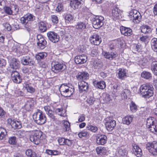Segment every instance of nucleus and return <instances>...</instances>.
<instances>
[{
  "label": "nucleus",
  "instance_id": "obj_1",
  "mask_svg": "<svg viewBox=\"0 0 157 157\" xmlns=\"http://www.w3.org/2000/svg\"><path fill=\"white\" fill-rule=\"evenodd\" d=\"M154 89L152 86L149 83L142 85L140 89L141 94L145 98L152 96L154 94Z\"/></svg>",
  "mask_w": 157,
  "mask_h": 157
},
{
  "label": "nucleus",
  "instance_id": "obj_2",
  "mask_svg": "<svg viewBox=\"0 0 157 157\" xmlns=\"http://www.w3.org/2000/svg\"><path fill=\"white\" fill-rule=\"evenodd\" d=\"M59 90L61 95L65 97H70L75 91L74 88L70 87L65 84H62L60 86Z\"/></svg>",
  "mask_w": 157,
  "mask_h": 157
},
{
  "label": "nucleus",
  "instance_id": "obj_3",
  "mask_svg": "<svg viewBox=\"0 0 157 157\" xmlns=\"http://www.w3.org/2000/svg\"><path fill=\"white\" fill-rule=\"evenodd\" d=\"M30 132L31 133L30 135V141L36 144H38L40 140L42 139V132L39 130L30 131Z\"/></svg>",
  "mask_w": 157,
  "mask_h": 157
},
{
  "label": "nucleus",
  "instance_id": "obj_4",
  "mask_svg": "<svg viewBox=\"0 0 157 157\" xmlns=\"http://www.w3.org/2000/svg\"><path fill=\"white\" fill-rule=\"evenodd\" d=\"M33 117L35 122L38 124H43L46 121V118L45 115L40 110L37 112L33 114Z\"/></svg>",
  "mask_w": 157,
  "mask_h": 157
},
{
  "label": "nucleus",
  "instance_id": "obj_5",
  "mask_svg": "<svg viewBox=\"0 0 157 157\" xmlns=\"http://www.w3.org/2000/svg\"><path fill=\"white\" fill-rule=\"evenodd\" d=\"M155 119L153 117H148L146 121V127L153 133L157 134V126L155 124Z\"/></svg>",
  "mask_w": 157,
  "mask_h": 157
},
{
  "label": "nucleus",
  "instance_id": "obj_6",
  "mask_svg": "<svg viewBox=\"0 0 157 157\" xmlns=\"http://www.w3.org/2000/svg\"><path fill=\"white\" fill-rule=\"evenodd\" d=\"M52 70L56 73L63 71L66 68L65 64L62 62H53L52 64Z\"/></svg>",
  "mask_w": 157,
  "mask_h": 157
},
{
  "label": "nucleus",
  "instance_id": "obj_7",
  "mask_svg": "<svg viewBox=\"0 0 157 157\" xmlns=\"http://www.w3.org/2000/svg\"><path fill=\"white\" fill-rule=\"evenodd\" d=\"M131 20H132L135 23H138L141 18L140 13L137 10H132L129 13V15Z\"/></svg>",
  "mask_w": 157,
  "mask_h": 157
},
{
  "label": "nucleus",
  "instance_id": "obj_8",
  "mask_svg": "<svg viewBox=\"0 0 157 157\" xmlns=\"http://www.w3.org/2000/svg\"><path fill=\"white\" fill-rule=\"evenodd\" d=\"M146 148L153 155H157V142L155 141L149 142L146 144Z\"/></svg>",
  "mask_w": 157,
  "mask_h": 157
},
{
  "label": "nucleus",
  "instance_id": "obj_9",
  "mask_svg": "<svg viewBox=\"0 0 157 157\" xmlns=\"http://www.w3.org/2000/svg\"><path fill=\"white\" fill-rule=\"evenodd\" d=\"M104 20V17L101 16H96L93 19L92 21L94 28L97 29L101 27L103 24Z\"/></svg>",
  "mask_w": 157,
  "mask_h": 157
},
{
  "label": "nucleus",
  "instance_id": "obj_10",
  "mask_svg": "<svg viewBox=\"0 0 157 157\" xmlns=\"http://www.w3.org/2000/svg\"><path fill=\"white\" fill-rule=\"evenodd\" d=\"M37 45L41 49H44L46 46L47 42L46 40L41 35H38L37 36Z\"/></svg>",
  "mask_w": 157,
  "mask_h": 157
},
{
  "label": "nucleus",
  "instance_id": "obj_11",
  "mask_svg": "<svg viewBox=\"0 0 157 157\" xmlns=\"http://www.w3.org/2000/svg\"><path fill=\"white\" fill-rule=\"evenodd\" d=\"M12 50L13 52L16 53L17 55L18 56L25 53L23 50V46L22 45H13L12 48Z\"/></svg>",
  "mask_w": 157,
  "mask_h": 157
},
{
  "label": "nucleus",
  "instance_id": "obj_12",
  "mask_svg": "<svg viewBox=\"0 0 157 157\" xmlns=\"http://www.w3.org/2000/svg\"><path fill=\"white\" fill-rule=\"evenodd\" d=\"M90 41L91 44L94 45H98L101 42V39L97 34H94L90 38Z\"/></svg>",
  "mask_w": 157,
  "mask_h": 157
},
{
  "label": "nucleus",
  "instance_id": "obj_13",
  "mask_svg": "<svg viewBox=\"0 0 157 157\" xmlns=\"http://www.w3.org/2000/svg\"><path fill=\"white\" fill-rule=\"evenodd\" d=\"M49 39L53 43L58 42L59 40V36L54 32H49L47 33Z\"/></svg>",
  "mask_w": 157,
  "mask_h": 157
},
{
  "label": "nucleus",
  "instance_id": "obj_14",
  "mask_svg": "<svg viewBox=\"0 0 157 157\" xmlns=\"http://www.w3.org/2000/svg\"><path fill=\"white\" fill-rule=\"evenodd\" d=\"M7 122L14 129H19L21 127V123L20 121L12 120L11 118H9L7 120Z\"/></svg>",
  "mask_w": 157,
  "mask_h": 157
},
{
  "label": "nucleus",
  "instance_id": "obj_15",
  "mask_svg": "<svg viewBox=\"0 0 157 157\" xmlns=\"http://www.w3.org/2000/svg\"><path fill=\"white\" fill-rule=\"evenodd\" d=\"M11 78L15 83H19L21 82L22 79L19 73L17 71H13L11 74Z\"/></svg>",
  "mask_w": 157,
  "mask_h": 157
},
{
  "label": "nucleus",
  "instance_id": "obj_16",
  "mask_svg": "<svg viewBox=\"0 0 157 157\" xmlns=\"http://www.w3.org/2000/svg\"><path fill=\"white\" fill-rule=\"evenodd\" d=\"M105 126L107 130L109 131H112L116 125V121L110 118L105 123Z\"/></svg>",
  "mask_w": 157,
  "mask_h": 157
},
{
  "label": "nucleus",
  "instance_id": "obj_17",
  "mask_svg": "<svg viewBox=\"0 0 157 157\" xmlns=\"http://www.w3.org/2000/svg\"><path fill=\"white\" fill-rule=\"evenodd\" d=\"M112 15L113 19L115 20L116 19H120L121 17V11L117 7L114 8L113 9L112 12Z\"/></svg>",
  "mask_w": 157,
  "mask_h": 157
},
{
  "label": "nucleus",
  "instance_id": "obj_18",
  "mask_svg": "<svg viewBox=\"0 0 157 157\" xmlns=\"http://www.w3.org/2000/svg\"><path fill=\"white\" fill-rule=\"evenodd\" d=\"M87 60L86 56L82 55L76 56L75 58V61L77 64H82L86 63Z\"/></svg>",
  "mask_w": 157,
  "mask_h": 157
},
{
  "label": "nucleus",
  "instance_id": "obj_19",
  "mask_svg": "<svg viewBox=\"0 0 157 157\" xmlns=\"http://www.w3.org/2000/svg\"><path fill=\"white\" fill-rule=\"evenodd\" d=\"M107 140V137L105 135H101L97 137L96 142L99 145H104L106 143Z\"/></svg>",
  "mask_w": 157,
  "mask_h": 157
},
{
  "label": "nucleus",
  "instance_id": "obj_20",
  "mask_svg": "<svg viewBox=\"0 0 157 157\" xmlns=\"http://www.w3.org/2000/svg\"><path fill=\"white\" fill-rule=\"evenodd\" d=\"M102 54L105 58L110 60L115 59L117 56L116 52H104Z\"/></svg>",
  "mask_w": 157,
  "mask_h": 157
},
{
  "label": "nucleus",
  "instance_id": "obj_21",
  "mask_svg": "<svg viewBox=\"0 0 157 157\" xmlns=\"http://www.w3.org/2000/svg\"><path fill=\"white\" fill-rule=\"evenodd\" d=\"M21 63L25 65H33L34 62L29 56L23 57L21 59Z\"/></svg>",
  "mask_w": 157,
  "mask_h": 157
},
{
  "label": "nucleus",
  "instance_id": "obj_22",
  "mask_svg": "<svg viewBox=\"0 0 157 157\" xmlns=\"http://www.w3.org/2000/svg\"><path fill=\"white\" fill-rule=\"evenodd\" d=\"M132 151L135 155L137 157H140L142 155L141 149L137 145L134 144L132 145Z\"/></svg>",
  "mask_w": 157,
  "mask_h": 157
},
{
  "label": "nucleus",
  "instance_id": "obj_23",
  "mask_svg": "<svg viewBox=\"0 0 157 157\" xmlns=\"http://www.w3.org/2000/svg\"><path fill=\"white\" fill-rule=\"evenodd\" d=\"M117 75L118 77L121 79H124L127 76L128 71L124 68H119L118 70Z\"/></svg>",
  "mask_w": 157,
  "mask_h": 157
},
{
  "label": "nucleus",
  "instance_id": "obj_24",
  "mask_svg": "<svg viewBox=\"0 0 157 157\" xmlns=\"http://www.w3.org/2000/svg\"><path fill=\"white\" fill-rule=\"evenodd\" d=\"M78 86L79 91L80 92H82L83 91H86L89 87V85L87 83L82 81L78 82Z\"/></svg>",
  "mask_w": 157,
  "mask_h": 157
},
{
  "label": "nucleus",
  "instance_id": "obj_25",
  "mask_svg": "<svg viewBox=\"0 0 157 157\" xmlns=\"http://www.w3.org/2000/svg\"><path fill=\"white\" fill-rule=\"evenodd\" d=\"M35 19V17L32 14H29L21 18L22 22L23 24H27L29 21H33Z\"/></svg>",
  "mask_w": 157,
  "mask_h": 157
},
{
  "label": "nucleus",
  "instance_id": "obj_26",
  "mask_svg": "<svg viewBox=\"0 0 157 157\" xmlns=\"http://www.w3.org/2000/svg\"><path fill=\"white\" fill-rule=\"evenodd\" d=\"M89 75L86 72H79L76 76V78L79 80H83L89 78Z\"/></svg>",
  "mask_w": 157,
  "mask_h": 157
},
{
  "label": "nucleus",
  "instance_id": "obj_27",
  "mask_svg": "<svg viewBox=\"0 0 157 157\" xmlns=\"http://www.w3.org/2000/svg\"><path fill=\"white\" fill-rule=\"evenodd\" d=\"M120 31L122 34L125 36H130L132 35V31L129 28L122 26L120 29Z\"/></svg>",
  "mask_w": 157,
  "mask_h": 157
},
{
  "label": "nucleus",
  "instance_id": "obj_28",
  "mask_svg": "<svg viewBox=\"0 0 157 157\" xmlns=\"http://www.w3.org/2000/svg\"><path fill=\"white\" fill-rule=\"evenodd\" d=\"M93 84L95 87L101 89H104L106 86L105 82L103 81L98 82L95 80L93 82Z\"/></svg>",
  "mask_w": 157,
  "mask_h": 157
},
{
  "label": "nucleus",
  "instance_id": "obj_29",
  "mask_svg": "<svg viewBox=\"0 0 157 157\" xmlns=\"http://www.w3.org/2000/svg\"><path fill=\"white\" fill-rule=\"evenodd\" d=\"M10 67L13 69L18 68L20 66V63L19 60L15 58H13L11 60L10 63Z\"/></svg>",
  "mask_w": 157,
  "mask_h": 157
},
{
  "label": "nucleus",
  "instance_id": "obj_30",
  "mask_svg": "<svg viewBox=\"0 0 157 157\" xmlns=\"http://www.w3.org/2000/svg\"><path fill=\"white\" fill-rule=\"evenodd\" d=\"M82 1V0H72L71 2V6L74 10L77 9L80 7Z\"/></svg>",
  "mask_w": 157,
  "mask_h": 157
},
{
  "label": "nucleus",
  "instance_id": "obj_31",
  "mask_svg": "<svg viewBox=\"0 0 157 157\" xmlns=\"http://www.w3.org/2000/svg\"><path fill=\"white\" fill-rule=\"evenodd\" d=\"M33 101L31 99H29L25 103L24 107L25 109L29 111L33 108Z\"/></svg>",
  "mask_w": 157,
  "mask_h": 157
},
{
  "label": "nucleus",
  "instance_id": "obj_32",
  "mask_svg": "<svg viewBox=\"0 0 157 157\" xmlns=\"http://www.w3.org/2000/svg\"><path fill=\"white\" fill-rule=\"evenodd\" d=\"M133 118V115L127 116L123 118V122L124 124L129 125L132 122Z\"/></svg>",
  "mask_w": 157,
  "mask_h": 157
},
{
  "label": "nucleus",
  "instance_id": "obj_33",
  "mask_svg": "<svg viewBox=\"0 0 157 157\" xmlns=\"http://www.w3.org/2000/svg\"><path fill=\"white\" fill-rule=\"evenodd\" d=\"M141 32L145 34L150 33L151 32L150 27L147 25L143 26L141 27Z\"/></svg>",
  "mask_w": 157,
  "mask_h": 157
},
{
  "label": "nucleus",
  "instance_id": "obj_34",
  "mask_svg": "<svg viewBox=\"0 0 157 157\" xmlns=\"http://www.w3.org/2000/svg\"><path fill=\"white\" fill-rule=\"evenodd\" d=\"M38 26L39 29L42 32H44L47 30L46 24L43 21L40 22L38 24Z\"/></svg>",
  "mask_w": 157,
  "mask_h": 157
},
{
  "label": "nucleus",
  "instance_id": "obj_35",
  "mask_svg": "<svg viewBox=\"0 0 157 157\" xmlns=\"http://www.w3.org/2000/svg\"><path fill=\"white\" fill-rule=\"evenodd\" d=\"M151 70L155 75H157V61H153L151 64Z\"/></svg>",
  "mask_w": 157,
  "mask_h": 157
},
{
  "label": "nucleus",
  "instance_id": "obj_36",
  "mask_svg": "<svg viewBox=\"0 0 157 157\" xmlns=\"http://www.w3.org/2000/svg\"><path fill=\"white\" fill-rule=\"evenodd\" d=\"M141 76L144 78L148 79L151 78V74L150 72L144 71L141 74Z\"/></svg>",
  "mask_w": 157,
  "mask_h": 157
},
{
  "label": "nucleus",
  "instance_id": "obj_37",
  "mask_svg": "<svg viewBox=\"0 0 157 157\" xmlns=\"http://www.w3.org/2000/svg\"><path fill=\"white\" fill-rule=\"evenodd\" d=\"M130 94V90L128 89H124L122 92L121 95L124 99H127Z\"/></svg>",
  "mask_w": 157,
  "mask_h": 157
},
{
  "label": "nucleus",
  "instance_id": "obj_38",
  "mask_svg": "<svg viewBox=\"0 0 157 157\" xmlns=\"http://www.w3.org/2000/svg\"><path fill=\"white\" fill-rule=\"evenodd\" d=\"M151 43L152 48L155 51L157 49V38H154L152 39Z\"/></svg>",
  "mask_w": 157,
  "mask_h": 157
},
{
  "label": "nucleus",
  "instance_id": "obj_39",
  "mask_svg": "<svg viewBox=\"0 0 157 157\" xmlns=\"http://www.w3.org/2000/svg\"><path fill=\"white\" fill-rule=\"evenodd\" d=\"M7 135V132L6 129L2 127H0V140L4 139Z\"/></svg>",
  "mask_w": 157,
  "mask_h": 157
},
{
  "label": "nucleus",
  "instance_id": "obj_40",
  "mask_svg": "<svg viewBox=\"0 0 157 157\" xmlns=\"http://www.w3.org/2000/svg\"><path fill=\"white\" fill-rule=\"evenodd\" d=\"M86 27V24L82 22H78L76 25V29L78 30H83L85 29Z\"/></svg>",
  "mask_w": 157,
  "mask_h": 157
},
{
  "label": "nucleus",
  "instance_id": "obj_41",
  "mask_svg": "<svg viewBox=\"0 0 157 157\" xmlns=\"http://www.w3.org/2000/svg\"><path fill=\"white\" fill-rule=\"evenodd\" d=\"M97 153L98 154L101 153L102 154H104L106 153V150L104 147H98L96 149Z\"/></svg>",
  "mask_w": 157,
  "mask_h": 157
},
{
  "label": "nucleus",
  "instance_id": "obj_42",
  "mask_svg": "<svg viewBox=\"0 0 157 157\" xmlns=\"http://www.w3.org/2000/svg\"><path fill=\"white\" fill-rule=\"evenodd\" d=\"M47 55V54L45 52H40L36 55V58L38 60L43 59L45 58Z\"/></svg>",
  "mask_w": 157,
  "mask_h": 157
},
{
  "label": "nucleus",
  "instance_id": "obj_43",
  "mask_svg": "<svg viewBox=\"0 0 157 157\" xmlns=\"http://www.w3.org/2000/svg\"><path fill=\"white\" fill-rule=\"evenodd\" d=\"M26 154L30 157H36V153L31 149H28L25 151Z\"/></svg>",
  "mask_w": 157,
  "mask_h": 157
},
{
  "label": "nucleus",
  "instance_id": "obj_44",
  "mask_svg": "<svg viewBox=\"0 0 157 157\" xmlns=\"http://www.w3.org/2000/svg\"><path fill=\"white\" fill-rule=\"evenodd\" d=\"M25 88L27 92L30 93H33L35 91V89L29 84H25Z\"/></svg>",
  "mask_w": 157,
  "mask_h": 157
},
{
  "label": "nucleus",
  "instance_id": "obj_45",
  "mask_svg": "<svg viewBox=\"0 0 157 157\" xmlns=\"http://www.w3.org/2000/svg\"><path fill=\"white\" fill-rule=\"evenodd\" d=\"M86 128L88 130L94 132H95L98 129L97 127L95 126H93L90 124H88Z\"/></svg>",
  "mask_w": 157,
  "mask_h": 157
},
{
  "label": "nucleus",
  "instance_id": "obj_46",
  "mask_svg": "<svg viewBox=\"0 0 157 157\" xmlns=\"http://www.w3.org/2000/svg\"><path fill=\"white\" fill-rule=\"evenodd\" d=\"M65 19L67 22H70L73 19V17L69 13H66L64 14Z\"/></svg>",
  "mask_w": 157,
  "mask_h": 157
},
{
  "label": "nucleus",
  "instance_id": "obj_47",
  "mask_svg": "<svg viewBox=\"0 0 157 157\" xmlns=\"http://www.w3.org/2000/svg\"><path fill=\"white\" fill-rule=\"evenodd\" d=\"M130 109L132 112H135L137 109V106L135 103L132 101L129 105Z\"/></svg>",
  "mask_w": 157,
  "mask_h": 157
},
{
  "label": "nucleus",
  "instance_id": "obj_48",
  "mask_svg": "<svg viewBox=\"0 0 157 157\" xmlns=\"http://www.w3.org/2000/svg\"><path fill=\"white\" fill-rule=\"evenodd\" d=\"M63 111V110L62 108H57L55 110V112L56 114L61 116L64 117L66 115V114L64 113H62Z\"/></svg>",
  "mask_w": 157,
  "mask_h": 157
},
{
  "label": "nucleus",
  "instance_id": "obj_49",
  "mask_svg": "<svg viewBox=\"0 0 157 157\" xmlns=\"http://www.w3.org/2000/svg\"><path fill=\"white\" fill-rule=\"evenodd\" d=\"M118 153L120 155L124 156L127 155V151L124 148H120L118 149Z\"/></svg>",
  "mask_w": 157,
  "mask_h": 157
},
{
  "label": "nucleus",
  "instance_id": "obj_50",
  "mask_svg": "<svg viewBox=\"0 0 157 157\" xmlns=\"http://www.w3.org/2000/svg\"><path fill=\"white\" fill-rule=\"evenodd\" d=\"M4 10L6 14L11 15L12 14L13 11L11 8L9 6H5L4 7Z\"/></svg>",
  "mask_w": 157,
  "mask_h": 157
},
{
  "label": "nucleus",
  "instance_id": "obj_51",
  "mask_svg": "<svg viewBox=\"0 0 157 157\" xmlns=\"http://www.w3.org/2000/svg\"><path fill=\"white\" fill-rule=\"evenodd\" d=\"M124 41L122 38L118 39L116 40V44L118 46H120V47H123V45L124 44Z\"/></svg>",
  "mask_w": 157,
  "mask_h": 157
},
{
  "label": "nucleus",
  "instance_id": "obj_52",
  "mask_svg": "<svg viewBox=\"0 0 157 157\" xmlns=\"http://www.w3.org/2000/svg\"><path fill=\"white\" fill-rule=\"evenodd\" d=\"M9 143L11 144H15L16 143V138L15 136L11 137L9 139Z\"/></svg>",
  "mask_w": 157,
  "mask_h": 157
},
{
  "label": "nucleus",
  "instance_id": "obj_53",
  "mask_svg": "<svg viewBox=\"0 0 157 157\" xmlns=\"http://www.w3.org/2000/svg\"><path fill=\"white\" fill-rule=\"evenodd\" d=\"M142 49L141 44H135L133 46V49L135 51L140 52Z\"/></svg>",
  "mask_w": 157,
  "mask_h": 157
},
{
  "label": "nucleus",
  "instance_id": "obj_54",
  "mask_svg": "<svg viewBox=\"0 0 157 157\" xmlns=\"http://www.w3.org/2000/svg\"><path fill=\"white\" fill-rule=\"evenodd\" d=\"M95 100V99L94 97H91L87 99L86 102L89 105H91L94 104Z\"/></svg>",
  "mask_w": 157,
  "mask_h": 157
},
{
  "label": "nucleus",
  "instance_id": "obj_55",
  "mask_svg": "<svg viewBox=\"0 0 157 157\" xmlns=\"http://www.w3.org/2000/svg\"><path fill=\"white\" fill-rule=\"evenodd\" d=\"M15 96H24L25 94L20 90H17L14 92Z\"/></svg>",
  "mask_w": 157,
  "mask_h": 157
},
{
  "label": "nucleus",
  "instance_id": "obj_56",
  "mask_svg": "<svg viewBox=\"0 0 157 157\" xmlns=\"http://www.w3.org/2000/svg\"><path fill=\"white\" fill-rule=\"evenodd\" d=\"M103 100L105 103H108L111 100L110 96L108 94L104 95Z\"/></svg>",
  "mask_w": 157,
  "mask_h": 157
},
{
  "label": "nucleus",
  "instance_id": "obj_57",
  "mask_svg": "<svg viewBox=\"0 0 157 157\" xmlns=\"http://www.w3.org/2000/svg\"><path fill=\"white\" fill-rule=\"evenodd\" d=\"M4 27V30L6 31H10L11 29V26L9 24L5 23L3 24Z\"/></svg>",
  "mask_w": 157,
  "mask_h": 157
},
{
  "label": "nucleus",
  "instance_id": "obj_58",
  "mask_svg": "<svg viewBox=\"0 0 157 157\" xmlns=\"http://www.w3.org/2000/svg\"><path fill=\"white\" fill-rule=\"evenodd\" d=\"M51 19L52 22L54 24H57L58 22L59 19L58 17L56 15H51Z\"/></svg>",
  "mask_w": 157,
  "mask_h": 157
},
{
  "label": "nucleus",
  "instance_id": "obj_59",
  "mask_svg": "<svg viewBox=\"0 0 157 157\" xmlns=\"http://www.w3.org/2000/svg\"><path fill=\"white\" fill-rule=\"evenodd\" d=\"M65 139H66L63 137H59L58 138V143L60 145H64L65 143Z\"/></svg>",
  "mask_w": 157,
  "mask_h": 157
},
{
  "label": "nucleus",
  "instance_id": "obj_60",
  "mask_svg": "<svg viewBox=\"0 0 157 157\" xmlns=\"http://www.w3.org/2000/svg\"><path fill=\"white\" fill-rule=\"evenodd\" d=\"M63 124L65 128L66 131H68L69 130L70 125L69 122L67 121H64Z\"/></svg>",
  "mask_w": 157,
  "mask_h": 157
},
{
  "label": "nucleus",
  "instance_id": "obj_61",
  "mask_svg": "<svg viewBox=\"0 0 157 157\" xmlns=\"http://www.w3.org/2000/svg\"><path fill=\"white\" fill-rule=\"evenodd\" d=\"M63 8V5L61 3H58L56 8V10L58 12L62 11Z\"/></svg>",
  "mask_w": 157,
  "mask_h": 157
},
{
  "label": "nucleus",
  "instance_id": "obj_62",
  "mask_svg": "<svg viewBox=\"0 0 157 157\" xmlns=\"http://www.w3.org/2000/svg\"><path fill=\"white\" fill-rule=\"evenodd\" d=\"M85 119V116L84 114H81L78 117V121L79 122H82L84 121Z\"/></svg>",
  "mask_w": 157,
  "mask_h": 157
},
{
  "label": "nucleus",
  "instance_id": "obj_63",
  "mask_svg": "<svg viewBox=\"0 0 157 157\" xmlns=\"http://www.w3.org/2000/svg\"><path fill=\"white\" fill-rule=\"evenodd\" d=\"M6 64V60L4 59H0V67H5Z\"/></svg>",
  "mask_w": 157,
  "mask_h": 157
},
{
  "label": "nucleus",
  "instance_id": "obj_64",
  "mask_svg": "<svg viewBox=\"0 0 157 157\" xmlns=\"http://www.w3.org/2000/svg\"><path fill=\"white\" fill-rule=\"evenodd\" d=\"M47 114L52 118L53 119H54L55 116L54 115V113L51 110L49 111L47 113Z\"/></svg>",
  "mask_w": 157,
  "mask_h": 157
}]
</instances>
